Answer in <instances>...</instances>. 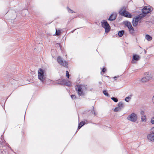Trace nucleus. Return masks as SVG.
Segmentation results:
<instances>
[{"label": "nucleus", "instance_id": "f257e3e1", "mask_svg": "<svg viewBox=\"0 0 154 154\" xmlns=\"http://www.w3.org/2000/svg\"><path fill=\"white\" fill-rule=\"evenodd\" d=\"M7 148H10L12 151L13 150L9 145L7 143L2 137L0 138V150L1 153L2 154H8V151Z\"/></svg>", "mask_w": 154, "mask_h": 154}, {"label": "nucleus", "instance_id": "f03ea898", "mask_svg": "<svg viewBox=\"0 0 154 154\" xmlns=\"http://www.w3.org/2000/svg\"><path fill=\"white\" fill-rule=\"evenodd\" d=\"M45 71L41 68H40L38 71V79L43 83L46 84V77L45 75Z\"/></svg>", "mask_w": 154, "mask_h": 154}, {"label": "nucleus", "instance_id": "7ed1b4c3", "mask_svg": "<svg viewBox=\"0 0 154 154\" xmlns=\"http://www.w3.org/2000/svg\"><path fill=\"white\" fill-rule=\"evenodd\" d=\"M119 14L122 16L126 17L131 18L132 15L129 12L126 11V8L123 6L119 10Z\"/></svg>", "mask_w": 154, "mask_h": 154}, {"label": "nucleus", "instance_id": "20e7f679", "mask_svg": "<svg viewBox=\"0 0 154 154\" xmlns=\"http://www.w3.org/2000/svg\"><path fill=\"white\" fill-rule=\"evenodd\" d=\"M102 26L105 29V32L107 33L109 32L110 29V27L107 21L105 20H103L101 22Z\"/></svg>", "mask_w": 154, "mask_h": 154}, {"label": "nucleus", "instance_id": "39448f33", "mask_svg": "<svg viewBox=\"0 0 154 154\" xmlns=\"http://www.w3.org/2000/svg\"><path fill=\"white\" fill-rule=\"evenodd\" d=\"M137 119V116L136 114L132 113L130 115H129L127 117V119L133 122H135Z\"/></svg>", "mask_w": 154, "mask_h": 154}, {"label": "nucleus", "instance_id": "423d86ee", "mask_svg": "<svg viewBox=\"0 0 154 154\" xmlns=\"http://www.w3.org/2000/svg\"><path fill=\"white\" fill-rule=\"evenodd\" d=\"M125 25L128 29L130 33L132 35L134 34V29L132 26L131 23L127 21L125 22Z\"/></svg>", "mask_w": 154, "mask_h": 154}, {"label": "nucleus", "instance_id": "0eeeda50", "mask_svg": "<svg viewBox=\"0 0 154 154\" xmlns=\"http://www.w3.org/2000/svg\"><path fill=\"white\" fill-rule=\"evenodd\" d=\"M57 61L61 65L67 67L68 66V64L67 62L64 60L60 56H58L57 57Z\"/></svg>", "mask_w": 154, "mask_h": 154}, {"label": "nucleus", "instance_id": "6e6552de", "mask_svg": "<svg viewBox=\"0 0 154 154\" xmlns=\"http://www.w3.org/2000/svg\"><path fill=\"white\" fill-rule=\"evenodd\" d=\"M82 89V88L81 85H77L75 87V89L77 91L78 95L79 96L84 95V93Z\"/></svg>", "mask_w": 154, "mask_h": 154}, {"label": "nucleus", "instance_id": "1a4fd4ad", "mask_svg": "<svg viewBox=\"0 0 154 154\" xmlns=\"http://www.w3.org/2000/svg\"><path fill=\"white\" fill-rule=\"evenodd\" d=\"M152 11L151 8H149L146 6L144 8L142 9V11L143 14L146 15L147 14L150 13Z\"/></svg>", "mask_w": 154, "mask_h": 154}, {"label": "nucleus", "instance_id": "9d476101", "mask_svg": "<svg viewBox=\"0 0 154 154\" xmlns=\"http://www.w3.org/2000/svg\"><path fill=\"white\" fill-rule=\"evenodd\" d=\"M147 138L150 142H154V134H149L147 136Z\"/></svg>", "mask_w": 154, "mask_h": 154}, {"label": "nucleus", "instance_id": "9b49d317", "mask_svg": "<svg viewBox=\"0 0 154 154\" xmlns=\"http://www.w3.org/2000/svg\"><path fill=\"white\" fill-rule=\"evenodd\" d=\"M117 17V14L115 13L112 14L109 16L108 20L110 21H113L115 20Z\"/></svg>", "mask_w": 154, "mask_h": 154}, {"label": "nucleus", "instance_id": "f8f14e48", "mask_svg": "<svg viewBox=\"0 0 154 154\" xmlns=\"http://www.w3.org/2000/svg\"><path fill=\"white\" fill-rule=\"evenodd\" d=\"M140 59V57L137 54L134 55L133 56L132 60L131 61L132 63H134V60L138 61Z\"/></svg>", "mask_w": 154, "mask_h": 154}, {"label": "nucleus", "instance_id": "ddd939ff", "mask_svg": "<svg viewBox=\"0 0 154 154\" xmlns=\"http://www.w3.org/2000/svg\"><path fill=\"white\" fill-rule=\"evenodd\" d=\"M145 16V15L144 14H140L136 17H134V18L138 22L142 18Z\"/></svg>", "mask_w": 154, "mask_h": 154}, {"label": "nucleus", "instance_id": "4468645a", "mask_svg": "<svg viewBox=\"0 0 154 154\" xmlns=\"http://www.w3.org/2000/svg\"><path fill=\"white\" fill-rule=\"evenodd\" d=\"M63 85H66L67 86H70L71 85V82L68 80H66L65 79H63Z\"/></svg>", "mask_w": 154, "mask_h": 154}, {"label": "nucleus", "instance_id": "2eb2a0df", "mask_svg": "<svg viewBox=\"0 0 154 154\" xmlns=\"http://www.w3.org/2000/svg\"><path fill=\"white\" fill-rule=\"evenodd\" d=\"M63 79L57 80V81L54 82V85L59 84L60 85H63Z\"/></svg>", "mask_w": 154, "mask_h": 154}, {"label": "nucleus", "instance_id": "dca6fc26", "mask_svg": "<svg viewBox=\"0 0 154 154\" xmlns=\"http://www.w3.org/2000/svg\"><path fill=\"white\" fill-rule=\"evenodd\" d=\"M150 79V78L149 76H146L142 78L141 81L142 82H147Z\"/></svg>", "mask_w": 154, "mask_h": 154}, {"label": "nucleus", "instance_id": "f3484780", "mask_svg": "<svg viewBox=\"0 0 154 154\" xmlns=\"http://www.w3.org/2000/svg\"><path fill=\"white\" fill-rule=\"evenodd\" d=\"M138 22L133 18L132 21V24L134 26H136L138 25Z\"/></svg>", "mask_w": 154, "mask_h": 154}, {"label": "nucleus", "instance_id": "a211bd4d", "mask_svg": "<svg viewBox=\"0 0 154 154\" xmlns=\"http://www.w3.org/2000/svg\"><path fill=\"white\" fill-rule=\"evenodd\" d=\"M85 124V122H83V121L81 122L79 124L78 128L77 129V130L80 129L83 125H84Z\"/></svg>", "mask_w": 154, "mask_h": 154}, {"label": "nucleus", "instance_id": "6ab92c4d", "mask_svg": "<svg viewBox=\"0 0 154 154\" xmlns=\"http://www.w3.org/2000/svg\"><path fill=\"white\" fill-rule=\"evenodd\" d=\"M145 38L148 41H150L152 39V37L148 34H147L145 35Z\"/></svg>", "mask_w": 154, "mask_h": 154}, {"label": "nucleus", "instance_id": "aec40b11", "mask_svg": "<svg viewBox=\"0 0 154 154\" xmlns=\"http://www.w3.org/2000/svg\"><path fill=\"white\" fill-rule=\"evenodd\" d=\"M124 32V30H121L119 31L118 33V35L120 37H122L123 35Z\"/></svg>", "mask_w": 154, "mask_h": 154}, {"label": "nucleus", "instance_id": "412c9836", "mask_svg": "<svg viewBox=\"0 0 154 154\" xmlns=\"http://www.w3.org/2000/svg\"><path fill=\"white\" fill-rule=\"evenodd\" d=\"M132 96V95L131 94L130 96L126 97L125 99V100L127 102H128L129 100L131 99V97Z\"/></svg>", "mask_w": 154, "mask_h": 154}, {"label": "nucleus", "instance_id": "4be33fe9", "mask_svg": "<svg viewBox=\"0 0 154 154\" xmlns=\"http://www.w3.org/2000/svg\"><path fill=\"white\" fill-rule=\"evenodd\" d=\"M103 94L106 96L107 97H109L110 95L107 92V91L106 90H104L103 91Z\"/></svg>", "mask_w": 154, "mask_h": 154}, {"label": "nucleus", "instance_id": "5701e85b", "mask_svg": "<svg viewBox=\"0 0 154 154\" xmlns=\"http://www.w3.org/2000/svg\"><path fill=\"white\" fill-rule=\"evenodd\" d=\"M141 120L142 122H145L146 121V116H141Z\"/></svg>", "mask_w": 154, "mask_h": 154}, {"label": "nucleus", "instance_id": "b1692460", "mask_svg": "<svg viewBox=\"0 0 154 154\" xmlns=\"http://www.w3.org/2000/svg\"><path fill=\"white\" fill-rule=\"evenodd\" d=\"M67 10L69 13H75V12L73 11L70 9L68 7H67Z\"/></svg>", "mask_w": 154, "mask_h": 154}, {"label": "nucleus", "instance_id": "393cba45", "mask_svg": "<svg viewBox=\"0 0 154 154\" xmlns=\"http://www.w3.org/2000/svg\"><path fill=\"white\" fill-rule=\"evenodd\" d=\"M121 110V108L119 107L115 108L114 109V111L115 112L120 111Z\"/></svg>", "mask_w": 154, "mask_h": 154}, {"label": "nucleus", "instance_id": "a878e982", "mask_svg": "<svg viewBox=\"0 0 154 154\" xmlns=\"http://www.w3.org/2000/svg\"><path fill=\"white\" fill-rule=\"evenodd\" d=\"M123 105V103L121 101L118 104V107L120 108L122 107Z\"/></svg>", "mask_w": 154, "mask_h": 154}, {"label": "nucleus", "instance_id": "bb28decb", "mask_svg": "<svg viewBox=\"0 0 154 154\" xmlns=\"http://www.w3.org/2000/svg\"><path fill=\"white\" fill-rule=\"evenodd\" d=\"M92 109L91 111V113L92 114H94V115H96V113L95 112V110L94 109V107H92Z\"/></svg>", "mask_w": 154, "mask_h": 154}, {"label": "nucleus", "instance_id": "cd10ccee", "mask_svg": "<svg viewBox=\"0 0 154 154\" xmlns=\"http://www.w3.org/2000/svg\"><path fill=\"white\" fill-rule=\"evenodd\" d=\"M60 33L61 32L60 30H57V29L56 30L55 34L56 35H60Z\"/></svg>", "mask_w": 154, "mask_h": 154}, {"label": "nucleus", "instance_id": "c85d7f7f", "mask_svg": "<svg viewBox=\"0 0 154 154\" xmlns=\"http://www.w3.org/2000/svg\"><path fill=\"white\" fill-rule=\"evenodd\" d=\"M111 99L115 102H117L118 101V99L116 98L112 97L111 98Z\"/></svg>", "mask_w": 154, "mask_h": 154}, {"label": "nucleus", "instance_id": "c756f323", "mask_svg": "<svg viewBox=\"0 0 154 154\" xmlns=\"http://www.w3.org/2000/svg\"><path fill=\"white\" fill-rule=\"evenodd\" d=\"M150 134H154V127L151 129Z\"/></svg>", "mask_w": 154, "mask_h": 154}, {"label": "nucleus", "instance_id": "7c9ffc66", "mask_svg": "<svg viewBox=\"0 0 154 154\" xmlns=\"http://www.w3.org/2000/svg\"><path fill=\"white\" fill-rule=\"evenodd\" d=\"M66 77H67V78H69V72L68 71H66Z\"/></svg>", "mask_w": 154, "mask_h": 154}, {"label": "nucleus", "instance_id": "2f4dec72", "mask_svg": "<svg viewBox=\"0 0 154 154\" xmlns=\"http://www.w3.org/2000/svg\"><path fill=\"white\" fill-rule=\"evenodd\" d=\"M151 122L152 124H154V116L151 118Z\"/></svg>", "mask_w": 154, "mask_h": 154}, {"label": "nucleus", "instance_id": "473e14b6", "mask_svg": "<svg viewBox=\"0 0 154 154\" xmlns=\"http://www.w3.org/2000/svg\"><path fill=\"white\" fill-rule=\"evenodd\" d=\"M140 115L142 116H145V115L144 112L143 111H141L140 112Z\"/></svg>", "mask_w": 154, "mask_h": 154}, {"label": "nucleus", "instance_id": "72a5a7b5", "mask_svg": "<svg viewBox=\"0 0 154 154\" xmlns=\"http://www.w3.org/2000/svg\"><path fill=\"white\" fill-rule=\"evenodd\" d=\"M71 98L72 99H74L76 98V97L75 95H72L71 96Z\"/></svg>", "mask_w": 154, "mask_h": 154}, {"label": "nucleus", "instance_id": "f704fd0d", "mask_svg": "<svg viewBox=\"0 0 154 154\" xmlns=\"http://www.w3.org/2000/svg\"><path fill=\"white\" fill-rule=\"evenodd\" d=\"M106 71V69L105 67H103L102 69V71L103 72H105Z\"/></svg>", "mask_w": 154, "mask_h": 154}, {"label": "nucleus", "instance_id": "c9c22d12", "mask_svg": "<svg viewBox=\"0 0 154 154\" xmlns=\"http://www.w3.org/2000/svg\"><path fill=\"white\" fill-rule=\"evenodd\" d=\"M119 77V76H115L114 77V80H117V78Z\"/></svg>", "mask_w": 154, "mask_h": 154}, {"label": "nucleus", "instance_id": "e433bc0d", "mask_svg": "<svg viewBox=\"0 0 154 154\" xmlns=\"http://www.w3.org/2000/svg\"><path fill=\"white\" fill-rule=\"evenodd\" d=\"M152 101L153 102V103L154 104V96H153L152 98Z\"/></svg>", "mask_w": 154, "mask_h": 154}, {"label": "nucleus", "instance_id": "4c0bfd02", "mask_svg": "<svg viewBox=\"0 0 154 154\" xmlns=\"http://www.w3.org/2000/svg\"><path fill=\"white\" fill-rule=\"evenodd\" d=\"M57 45H59V46L60 47V48H61V46L60 45V44L57 43Z\"/></svg>", "mask_w": 154, "mask_h": 154}, {"label": "nucleus", "instance_id": "58836bf2", "mask_svg": "<svg viewBox=\"0 0 154 154\" xmlns=\"http://www.w3.org/2000/svg\"><path fill=\"white\" fill-rule=\"evenodd\" d=\"M48 80L49 81H51V80H49V79H48Z\"/></svg>", "mask_w": 154, "mask_h": 154}, {"label": "nucleus", "instance_id": "ea45409f", "mask_svg": "<svg viewBox=\"0 0 154 154\" xmlns=\"http://www.w3.org/2000/svg\"><path fill=\"white\" fill-rule=\"evenodd\" d=\"M146 51H145V53H146Z\"/></svg>", "mask_w": 154, "mask_h": 154}]
</instances>
